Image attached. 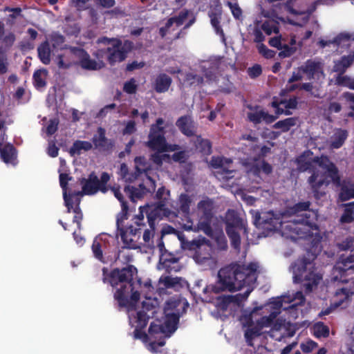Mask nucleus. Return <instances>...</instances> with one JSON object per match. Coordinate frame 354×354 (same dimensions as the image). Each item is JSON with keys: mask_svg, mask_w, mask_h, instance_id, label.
Segmentation results:
<instances>
[{"mask_svg": "<svg viewBox=\"0 0 354 354\" xmlns=\"http://www.w3.org/2000/svg\"><path fill=\"white\" fill-rule=\"evenodd\" d=\"M314 161L324 170L320 174L315 171L307 180L316 199H320L326 195V189L330 183L339 187V199L342 202L354 198V180H342L337 167L327 156H315Z\"/></svg>", "mask_w": 354, "mask_h": 354, "instance_id": "f257e3e1", "label": "nucleus"}, {"mask_svg": "<svg viewBox=\"0 0 354 354\" xmlns=\"http://www.w3.org/2000/svg\"><path fill=\"white\" fill-rule=\"evenodd\" d=\"M102 272L103 283H109L116 289L113 297L119 307L135 308L140 297L139 291L134 290L133 287V279L138 274L137 268L133 265H128L122 268H113L109 272L108 268L104 267Z\"/></svg>", "mask_w": 354, "mask_h": 354, "instance_id": "f03ea898", "label": "nucleus"}, {"mask_svg": "<svg viewBox=\"0 0 354 354\" xmlns=\"http://www.w3.org/2000/svg\"><path fill=\"white\" fill-rule=\"evenodd\" d=\"M257 268L256 263H250L248 266L232 263L222 268L218 273L221 290L234 292L251 286L257 281Z\"/></svg>", "mask_w": 354, "mask_h": 354, "instance_id": "7ed1b4c3", "label": "nucleus"}, {"mask_svg": "<svg viewBox=\"0 0 354 354\" xmlns=\"http://www.w3.org/2000/svg\"><path fill=\"white\" fill-rule=\"evenodd\" d=\"M164 123V120L162 118H159L156 120L155 124L151 125L147 146L152 150L158 151L178 150L180 148L178 145H169V148H167L165 138L166 131L163 127Z\"/></svg>", "mask_w": 354, "mask_h": 354, "instance_id": "20e7f679", "label": "nucleus"}, {"mask_svg": "<svg viewBox=\"0 0 354 354\" xmlns=\"http://www.w3.org/2000/svg\"><path fill=\"white\" fill-rule=\"evenodd\" d=\"M295 272L296 280L306 281L304 286L307 291H312L313 287L317 286L322 279V276L315 272L313 261L306 257L298 260L295 267Z\"/></svg>", "mask_w": 354, "mask_h": 354, "instance_id": "39448f33", "label": "nucleus"}, {"mask_svg": "<svg viewBox=\"0 0 354 354\" xmlns=\"http://www.w3.org/2000/svg\"><path fill=\"white\" fill-rule=\"evenodd\" d=\"M192 250H194L193 259L198 264H205L212 259L213 247L211 241L203 237L194 239L190 244Z\"/></svg>", "mask_w": 354, "mask_h": 354, "instance_id": "423d86ee", "label": "nucleus"}, {"mask_svg": "<svg viewBox=\"0 0 354 354\" xmlns=\"http://www.w3.org/2000/svg\"><path fill=\"white\" fill-rule=\"evenodd\" d=\"M114 196L115 198L120 202L122 210L120 213L117 216L116 220V226L117 230L120 236L124 243L128 245L129 248H135V244L133 243V239L131 238L129 239V235L127 234V231L125 230L122 227V223L124 220L128 218L127 214L129 211V206L127 202L124 200V198L121 193L120 189H113Z\"/></svg>", "mask_w": 354, "mask_h": 354, "instance_id": "0eeeda50", "label": "nucleus"}, {"mask_svg": "<svg viewBox=\"0 0 354 354\" xmlns=\"http://www.w3.org/2000/svg\"><path fill=\"white\" fill-rule=\"evenodd\" d=\"M315 214L314 212H306L301 214V218L296 220L293 226L288 225L296 234L300 237H306L311 233L312 230L318 228L316 223Z\"/></svg>", "mask_w": 354, "mask_h": 354, "instance_id": "6e6552de", "label": "nucleus"}, {"mask_svg": "<svg viewBox=\"0 0 354 354\" xmlns=\"http://www.w3.org/2000/svg\"><path fill=\"white\" fill-rule=\"evenodd\" d=\"M127 42V41L122 46L121 40H115L111 47L106 48V52L109 53L107 60L111 66L116 62H121L127 58L129 50L126 49L125 45Z\"/></svg>", "mask_w": 354, "mask_h": 354, "instance_id": "1a4fd4ad", "label": "nucleus"}, {"mask_svg": "<svg viewBox=\"0 0 354 354\" xmlns=\"http://www.w3.org/2000/svg\"><path fill=\"white\" fill-rule=\"evenodd\" d=\"M92 142L95 149L100 152H110L114 147V141L106 137V130L100 127L97 129V134L92 138Z\"/></svg>", "mask_w": 354, "mask_h": 354, "instance_id": "9d476101", "label": "nucleus"}, {"mask_svg": "<svg viewBox=\"0 0 354 354\" xmlns=\"http://www.w3.org/2000/svg\"><path fill=\"white\" fill-rule=\"evenodd\" d=\"M353 295H354L353 279L346 281V284L343 287L336 290L333 298V306L335 308L342 306Z\"/></svg>", "mask_w": 354, "mask_h": 354, "instance_id": "9b49d317", "label": "nucleus"}, {"mask_svg": "<svg viewBox=\"0 0 354 354\" xmlns=\"http://www.w3.org/2000/svg\"><path fill=\"white\" fill-rule=\"evenodd\" d=\"M7 139L6 133L1 135L0 141V158L6 164H11L16 165L17 161V150L13 145L7 143L3 145V142Z\"/></svg>", "mask_w": 354, "mask_h": 354, "instance_id": "f8f14e48", "label": "nucleus"}, {"mask_svg": "<svg viewBox=\"0 0 354 354\" xmlns=\"http://www.w3.org/2000/svg\"><path fill=\"white\" fill-rule=\"evenodd\" d=\"M80 183L82 185V191L85 195H93L98 191H101L99 178L94 171H92L87 178H80Z\"/></svg>", "mask_w": 354, "mask_h": 354, "instance_id": "ddd939ff", "label": "nucleus"}, {"mask_svg": "<svg viewBox=\"0 0 354 354\" xmlns=\"http://www.w3.org/2000/svg\"><path fill=\"white\" fill-rule=\"evenodd\" d=\"M71 51L80 59V65L82 68L89 71L98 68L96 61L91 59L89 54L84 48L74 47L71 49Z\"/></svg>", "mask_w": 354, "mask_h": 354, "instance_id": "4468645a", "label": "nucleus"}, {"mask_svg": "<svg viewBox=\"0 0 354 354\" xmlns=\"http://www.w3.org/2000/svg\"><path fill=\"white\" fill-rule=\"evenodd\" d=\"M73 179V177L66 173H61L59 176V185L63 192V198L64 205L66 207V212L71 213L73 209V201L71 191L68 192V182Z\"/></svg>", "mask_w": 354, "mask_h": 354, "instance_id": "2eb2a0df", "label": "nucleus"}, {"mask_svg": "<svg viewBox=\"0 0 354 354\" xmlns=\"http://www.w3.org/2000/svg\"><path fill=\"white\" fill-rule=\"evenodd\" d=\"M243 230V233L248 234L243 220L240 218L234 210H228L226 214L225 229Z\"/></svg>", "mask_w": 354, "mask_h": 354, "instance_id": "dca6fc26", "label": "nucleus"}, {"mask_svg": "<svg viewBox=\"0 0 354 354\" xmlns=\"http://www.w3.org/2000/svg\"><path fill=\"white\" fill-rule=\"evenodd\" d=\"M176 125L185 136L192 137L195 135L196 128L194 122L190 116L183 115L180 117L177 120Z\"/></svg>", "mask_w": 354, "mask_h": 354, "instance_id": "f3484780", "label": "nucleus"}, {"mask_svg": "<svg viewBox=\"0 0 354 354\" xmlns=\"http://www.w3.org/2000/svg\"><path fill=\"white\" fill-rule=\"evenodd\" d=\"M247 118L248 121L254 124H260L262 121L267 124H270L277 120L276 116H273L263 110L248 112L247 113Z\"/></svg>", "mask_w": 354, "mask_h": 354, "instance_id": "a211bd4d", "label": "nucleus"}, {"mask_svg": "<svg viewBox=\"0 0 354 354\" xmlns=\"http://www.w3.org/2000/svg\"><path fill=\"white\" fill-rule=\"evenodd\" d=\"M308 153L311 152L310 151H304L302 154L296 158L295 162L297 164L298 171L300 172H305L308 171L309 172L311 173L310 176H312L315 171L318 172L319 174L323 173L324 170L320 172L317 169H316L314 165H313V162L315 163V162L314 161L315 158L312 160H306V153ZM316 164L317 163L316 162Z\"/></svg>", "mask_w": 354, "mask_h": 354, "instance_id": "6ab92c4d", "label": "nucleus"}, {"mask_svg": "<svg viewBox=\"0 0 354 354\" xmlns=\"http://www.w3.org/2000/svg\"><path fill=\"white\" fill-rule=\"evenodd\" d=\"M108 238H112V236H108L106 234H100L94 239L91 247L95 258L102 263L106 262L103 257L102 247L108 241Z\"/></svg>", "mask_w": 354, "mask_h": 354, "instance_id": "aec40b11", "label": "nucleus"}, {"mask_svg": "<svg viewBox=\"0 0 354 354\" xmlns=\"http://www.w3.org/2000/svg\"><path fill=\"white\" fill-rule=\"evenodd\" d=\"M172 83V79L166 73H160L157 75L153 84V89L158 93L167 92Z\"/></svg>", "mask_w": 354, "mask_h": 354, "instance_id": "412c9836", "label": "nucleus"}, {"mask_svg": "<svg viewBox=\"0 0 354 354\" xmlns=\"http://www.w3.org/2000/svg\"><path fill=\"white\" fill-rule=\"evenodd\" d=\"M178 261L179 258L176 257L174 254L165 250L160 255L159 264L162 266V269H165L167 272H170L172 270H178V269L175 268V266H172L176 264Z\"/></svg>", "mask_w": 354, "mask_h": 354, "instance_id": "4be33fe9", "label": "nucleus"}, {"mask_svg": "<svg viewBox=\"0 0 354 354\" xmlns=\"http://www.w3.org/2000/svg\"><path fill=\"white\" fill-rule=\"evenodd\" d=\"M333 71L337 73V76L344 75L346 70L353 64L351 55H343L339 59L333 62Z\"/></svg>", "mask_w": 354, "mask_h": 354, "instance_id": "5701e85b", "label": "nucleus"}, {"mask_svg": "<svg viewBox=\"0 0 354 354\" xmlns=\"http://www.w3.org/2000/svg\"><path fill=\"white\" fill-rule=\"evenodd\" d=\"M165 314V321L164 323L165 329L166 332L169 333H174L177 328L178 324L179 323V319L180 317V313L179 311L178 312H171V313H166Z\"/></svg>", "mask_w": 354, "mask_h": 354, "instance_id": "b1692460", "label": "nucleus"}, {"mask_svg": "<svg viewBox=\"0 0 354 354\" xmlns=\"http://www.w3.org/2000/svg\"><path fill=\"white\" fill-rule=\"evenodd\" d=\"M124 191L132 201L142 198L147 192V189L143 184H140L138 187L131 185L125 186Z\"/></svg>", "mask_w": 354, "mask_h": 354, "instance_id": "393cba45", "label": "nucleus"}, {"mask_svg": "<svg viewBox=\"0 0 354 354\" xmlns=\"http://www.w3.org/2000/svg\"><path fill=\"white\" fill-rule=\"evenodd\" d=\"M277 310L271 312L268 316H263L258 320V324L261 327H268L271 326L274 320L280 314V308L282 307V301H278L274 304Z\"/></svg>", "mask_w": 354, "mask_h": 354, "instance_id": "a878e982", "label": "nucleus"}, {"mask_svg": "<svg viewBox=\"0 0 354 354\" xmlns=\"http://www.w3.org/2000/svg\"><path fill=\"white\" fill-rule=\"evenodd\" d=\"M16 40V36L14 32H8L5 35V25L0 21V41H2L5 48L10 49Z\"/></svg>", "mask_w": 354, "mask_h": 354, "instance_id": "bb28decb", "label": "nucleus"}, {"mask_svg": "<svg viewBox=\"0 0 354 354\" xmlns=\"http://www.w3.org/2000/svg\"><path fill=\"white\" fill-rule=\"evenodd\" d=\"M197 207L202 213L201 218L212 219L213 202L211 200H202L198 203Z\"/></svg>", "mask_w": 354, "mask_h": 354, "instance_id": "cd10ccee", "label": "nucleus"}, {"mask_svg": "<svg viewBox=\"0 0 354 354\" xmlns=\"http://www.w3.org/2000/svg\"><path fill=\"white\" fill-rule=\"evenodd\" d=\"M48 75L46 69L36 70L32 75L33 85L36 89L40 90L46 86V78Z\"/></svg>", "mask_w": 354, "mask_h": 354, "instance_id": "c85d7f7f", "label": "nucleus"}, {"mask_svg": "<svg viewBox=\"0 0 354 354\" xmlns=\"http://www.w3.org/2000/svg\"><path fill=\"white\" fill-rule=\"evenodd\" d=\"M92 148L93 145L88 141L76 140L73 142V145L70 148L69 153L71 156H74L75 155H80L82 150L88 151L92 149Z\"/></svg>", "mask_w": 354, "mask_h": 354, "instance_id": "c756f323", "label": "nucleus"}, {"mask_svg": "<svg viewBox=\"0 0 354 354\" xmlns=\"http://www.w3.org/2000/svg\"><path fill=\"white\" fill-rule=\"evenodd\" d=\"M263 327H261V325L257 324V326H253V322L250 319V322L248 324V328L245 332V338L248 345L252 346V342L254 337L259 336L261 334V329Z\"/></svg>", "mask_w": 354, "mask_h": 354, "instance_id": "7c9ffc66", "label": "nucleus"}, {"mask_svg": "<svg viewBox=\"0 0 354 354\" xmlns=\"http://www.w3.org/2000/svg\"><path fill=\"white\" fill-rule=\"evenodd\" d=\"M298 118L292 117L279 120L272 126L273 129H280L281 133L288 132L292 127L297 124Z\"/></svg>", "mask_w": 354, "mask_h": 354, "instance_id": "2f4dec72", "label": "nucleus"}, {"mask_svg": "<svg viewBox=\"0 0 354 354\" xmlns=\"http://www.w3.org/2000/svg\"><path fill=\"white\" fill-rule=\"evenodd\" d=\"M348 137V131L345 129H338L331 137V147L334 149L340 148Z\"/></svg>", "mask_w": 354, "mask_h": 354, "instance_id": "473e14b6", "label": "nucleus"}, {"mask_svg": "<svg viewBox=\"0 0 354 354\" xmlns=\"http://www.w3.org/2000/svg\"><path fill=\"white\" fill-rule=\"evenodd\" d=\"M38 57L44 64L50 62V48L48 41L42 42L37 48Z\"/></svg>", "mask_w": 354, "mask_h": 354, "instance_id": "72a5a7b5", "label": "nucleus"}, {"mask_svg": "<svg viewBox=\"0 0 354 354\" xmlns=\"http://www.w3.org/2000/svg\"><path fill=\"white\" fill-rule=\"evenodd\" d=\"M279 218L277 217L272 212H268L263 214L261 227L272 230L279 223Z\"/></svg>", "mask_w": 354, "mask_h": 354, "instance_id": "f704fd0d", "label": "nucleus"}, {"mask_svg": "<svg viewBox=\"0 0 354 354\" xmlns=\"http://www.w3.org/2000/svg\"><path fill=\"white\" fill-rule=\"evenodd\" d=\"M136 170L138 174L147 173L151 169V162L145 156H138L134 159Z\"/></svg>", "mask_w": 354, "mask_h": 354, "instance_id": "c9c22d12", "label": "nucleus"}, {"mask_svg": "<svg viewBox=\"0 0 354 354\" xmlns=\"http://www.w3.org/2000/svg\"><path fill=\"white\" fill-rule=\"evenodd\" d=\"M344 206L339 221L342 223H351L354 221V201L346 203Z\"/></svg>", "mask_w": 354, "mask_h": 354, "instance_id": "e433bc0d", "label": "nucleus"}, {"mask_svg": "<svg viewBox=\"0 0 354 354\" xmlns=\"http://www.w3.org/2000/svg\"><path fill=\"white\" fill-rule=\"evenodd\" d=\"M196 147L199 152L204 155H209L212 153V143L207 139H203L198 136L196 142Z\"/></svg>", "mask_w": 354, "mask_h": 354, "instance_id": "4c0bfd02", "label": "nucleus"}, {"mask_svg": "<svg viewBox=\"0 0 354 354\" xmlns=\"http://www.w3.org/2000/svg\"><path fill=\"white\" fill-rule=\"evenodd\" d=\"M313 335L317 337H327L329 336L330 330L328 326L323 322H317L313 327Z\"/></svg>", "mask_w": 354, "mask_h": 354, "instance_id": "58836bf2", "label": "nucleus"}, {"mask_svg": "<svg viewBox=\"0 0 354 354\" xmlns=\"http://www.w3.org/2000/svg\"><path fill=\"white\" fill-rule=\"evenodd\" d=\"M192 199L187 194H181L179 197L180 210L185 215L189 214Z\"/></svg>", "mask_w": 354, "mask_h": 354, "instance_id": "ea45409f", "label": "nucleus"}, {"mask_svg": "<svg viewBox=\"0 0 354 354\" xmlns=\"http://www.w3.org/2000/svg\"><path fill=\"white\" fill-rule=\"evenodd\" d=\"M226 233L230 240L231 245L236 250H239L241 246V236L237 230L225 229Z\"/></svg>", "mask_w": 354, "mask_h": 354, "instance_id": "a19ab883", "label": "nucleus"}, {"mask_svg": "<svg viewBox=\"0 0 354 354\" xmlns=\"http://www.w3.org/2000/svg\"><path fill=\"white\" fill-rule=\"evenodd\" d=\"M319 64L310 59L307 60L305 65L301 67L304 73L313 76L319 70Z\"/></svg>", "mask_w": 354, "mask_h": 354, "instance_id": "79ce46f5", "label": "nucleus"}, {"mask_svg": "<svg viewBox=\"0 0 354 354\" xmlns=\"http://www.w3.org/2000/svg\"><path fill=\"white\" fill-rule=\"evenodd\" d=\"M335 81L338 86L347 87L350 89L354 90V78H352L350 76L344 75L337 76Z\"/></svg>", "mask_w": 354, "mask_h": 354, "instance_id": "37998d69", "label": "nucleus"}, {"mask_svg": "<svg viewBox=\"0 0 354 354\" xmlns=\"http://www.w3.org/2000/svg\"><path fill=\"white\" fill-rule=\"evenodd\" d=\"M343 98L351 111L346 114L348 118H354V93L350 92H344L342 94Z\"/></svg>", "mask_w": 354, "mask_h": 354, "instance_id": "c03bdc74", "label": "nucleus"}, {"mask_svg": "<svg viewBox=\"0 0 354 354\" xmlns=\"http://www.w3.org/2000/svg\"><path fill=\"white\" fill-rule=\"evenodd\" d=\"M212 26L214 27L217 34L224 35L223 30L220 25L221 14L217 12H211L209 15Z\"/></svg>", "mask_w": 354, "mask_h": 354, "instance_id": "a18cd8bd", "label": "nucleus"}, {"mask_svg": "<svg viewBox=\"0 0 354 354\" xmlns=\"http://www.w3.org/2000/svg\"><path fill=\"white\" fill-rule=\"evenodd\" d=\"M136 326V327L145 328L149 322V317L147 315V313L144 310H139L136 313V317H135Z\"/></svg>", "mask_w": 354, "mask_h": 354, "instance_id": "49530a36", "label": "nucleus"}, {"mask_svg": "<svg viewBox=\"0 0 354 354\" xmlns=\"http://www.w3.org/2000/svg\"><path fill=\"white\" fill-rule=\"evenodd\" d=\"M212 219L200 218L198 222V228L203 231L207 236L212 237L213 236V230L211 226Z\"/></svg>", "mask_w": 354, "mask_h": 354, "instance_id": "de8ad7c7", "label": "nucleus"}, {"mask_svg": "<svg viewBox=\"0 0 354 354\" xmlns=\"http://www.w3.org/2000/svg\"><path fill=\"white\" fill-rule=\"evenodd\" d=\"M185 81L187 82L190 86L201 85L203 83V77L192 73H188L185 75Z\"/></svg>", "mask_w": 354, "mask_h": 354, "instance_id": "09e8293b", "label": "nucleus"}, {"mask_svg": "<svg viewBox=\"0 0 354 354\" xmlns=\"http://www.w3.org/2000/svg\"><path fill=\"white\" fill-rule=\"evenodd\" d=\"M261 28L268 35H270L272 32H274V33L279 32V28H278L277 25L273 21H264L262 24Z\"/></svg>", "mask_w": 354, "mask_h": 354, "instance_id": "8fccbe9b", "label": "nucleus"}, {"mask_svg": "<svg viewBox=\"0 0 354 354\" xmlns=\"http://www.w3.org/2000/svg\"><path fill=\"white\" fill-rule=\"evenodd\" d=\"M180 279L178 277H172L170 276L161 277L160 282L163 283L167 288H174L180 283Z\"/></svg>", "mask_w": 354, "mask_h": 354, "instance_id": "3c124183", "label": "nucleus"}, {"mask_svg": "<svg viewBox=\"0 0 354 354\" xmlns=\"http://www.w3.org/2000/svg\"><path fill=\"white\" fill-rule=\"evenodd\" d=\"M310 204L311 203L310 201L299 202L291 207V211L294 214H299L301 212H306L309 210Z\"/></svg>", "mask_w": 354, "mask_h": 354, "instance_id": "603ef678", "label": "nucleus"}, {"mask_svg": "<svg viewBox=\"0 0 354 354\" xmlns=\"http://www.w3.org/2000/svg\"><path fill=\"white\" fill-rule=\"evenodd\" d=\"M338 248L340 250H347L354 246V236H346L341 243H338Z\"/></svg>", "mask_w": 354, "mask_h": 354, "instance_id": "864d4df0", "label": "nucleus"}, {"mask_svg": "<svg viewBox=\"0 0 354 354\" xmlns=\"http://www.w3.org/2000/svg\"><path fill=\"white\" fill-rule=\"evenodd\" d=\"M216 247L219 250H226L227 248V242L225 236L223 232L217 234L215 237Z\"/></svg>", "mask_w": 354, "mask_h": 354, "instance_id": "5fc2aeb1", "label": "nucleus"}, {"mask_svg": "<svg viewBox=\"0 0 354 354\" xmlns=\"http://www.w3.org/2000/svg\"><path fill=\"white\" fill-rule=\"evenodd\" d=\"M317 346V343L312 339H308L305 342H302L300 344L301 351L305 353H309L312 352Z\"/></svg>", "mask_w": 354, "mask_h": 354, "instance_id": "6e6d98bb", "label": "nucleus"}, {"mask_svg": "<svg viewBox=\"0 0 354 354\" xmlns=\"http://www.w3.org/2000/svg\"><path fill=\"white\" fill-rule=\"evenodd\" d=\"M73 212L75 213V216L73 218V222L74 223H76L77 224V227L78 228L79 230H81V228H82V221L83 219V214H82V212L81 210V208L80 207H73V209H71V212Z\"/></svg>", "mask_w": 354, "mask_h": 354, "instance_id": "4d7b16f0", "label": "nucleus"}, {"mask_svg": "<svg viewBox=\"0 0 354 354\" xmlns=\"http://www.w3.org/2000/svg\"><path fill=\"white\" fill-rule=\"evenodd\" d=\"M189 10L187 9L182 10L177 16H174L175 24L177 26H180L183 24L185 20L188 17L189 15Z\"/></svg>", "mask_w": 354, "mask_h": 354, "instance_id": "13d9d810", "label": "nucleus"}, {"mask_svg": "<svg viewBox=\"0 0 354 354\" xmlns=\"http://www.w3.org/2000/svg\"><path fill=\"white\" fill-rule=\"evenodd\" d=\"M123 91L128 94H134L136 93L137 85L133 78L124 83Z\"/></svg>", "mask_w": 354, "mask_h": 354, "instance_id": "bf43d9fd", "label": "nucleus"}, {"mask_svg": "<svg viewBox=\"0 0 354 354\" xmlns=\"http://www.w3.org/2000/svg\"><path fill=\"white\" fill-rule=\"evenodd\" d=\"M180 304H181L180 301H178V300H171V299H170V300L167 301L166 302V304H165V308H164L165 313H169V310H171L173 312H178V311H179L178 310H177V308Z\"/></svg>", "mask_w": 354, "mask_h": 354, "instance_id": "052dcab7", "label": "nucleus"}, {"mask_svg": "<svg viewBox=\"0 0 354 354\" xmlns=\"http://www.w3.org/2000/svg\"><path fill=\"white\" fill-rule=\"evenodd\" d=\"M258 50L259 53L266 58H272L274 56L275 54L274 51L268 48L267 46L263 43L258 46Z\"/></svg>", "mask_w": 354, "mask_h": 354, "instance_id": "680f3d73", "label": "nucleus"}, {"mask_svg": "<svg viewBox=\"0 0 354 354\" xmlns=\"http://www.w3.org/2000/svg\"><path fill=\"white\" fill-rule=\"evenodd\" d=\"M148 331L151 335L166 333V330L165 329L163 324H157L153 322L151 323Z\"/></svg>", "mask_w": 354, "mask_h": 354, "instance_id": "e2e57ef3", "label": "nucleus"}, {"mask_svg": "<svg viewBox=\"0 0 354 354\" xmlns=\"http://www.w3.org/2000/svg\"><path fill=\"white\" fill-rule=\"evenodd\" d=\"M351 36L348 33H340L332 39V44L337 46H340L344 41H349Z\"/></svg>", "mask_w": 354, "mask_h": 354, "instance_id": "0e129e2a", "label": "nucleus"}, {"mask_svg": "<svg viewBox=\"0 0 354 354\" xmlns=\"http://www.w3.org/2000/svg\"><path fill=\"white\" fill-rule=\"evenodd\" d=\"M218 306L222 310H226L228 306L234 301L233 296H225L219 298Z\"/></svg>", "mask_w": 354, "mask_h": 354, "instance_id": "69168bd1", "label": "nucleus"}, {"mask_svg": "<svg viewBox=\"0 0 354 354\" xmlns=\"http://www.w3.org/2000/svg\"><path fill=\"white\" fill-rule=\"evenodd\" d=\"M248 73L251 78H256L262 73L261 66L259 64H255L248 68Z\"/></svg>", "mask_w": 354, "mask_h": 354, "instance_id": "338daca9", "label": "nucleus"}, {"mask_svg": "<svg viewBox=\"0 0 354 354\" xmlns=\"http://www.w3.org/2000/svg\"><path fill=\"white\" fill-rule=\"evenodd\" d=\"M171 158L176 162L184 163L187 159V156L185 151H180L175 152L172 155Z\"/></svg>", "mask_w": 354, "mask_h": 354, "instance_id": "774afa93", "label": "nucleus"}]
</instances>
